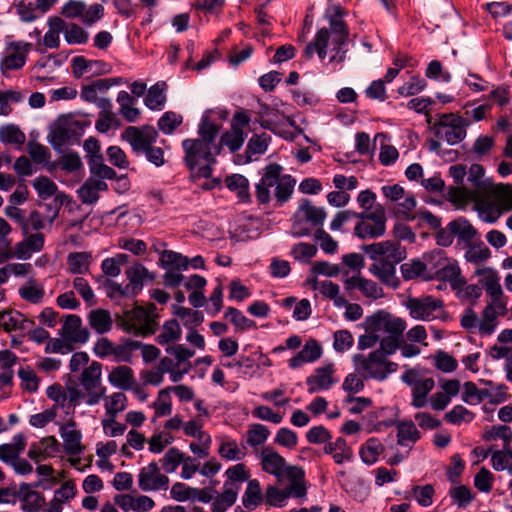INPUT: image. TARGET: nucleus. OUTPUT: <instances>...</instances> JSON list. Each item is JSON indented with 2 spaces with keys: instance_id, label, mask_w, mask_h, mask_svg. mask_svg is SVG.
I'll list each match as a JSON object with an SVG mask.
<instances>
[{
  "instance_id": "20e7f679",
  "label": "nucleus",
  "mask_w": 512,
  "mask_h": 512,
  "mask_svg": "<svg viewBox=\"0 0 512 512\" xmlns=\"http://www.w3.org/2000/svg\"><path fill=\"white\" fill-rule=\"evenodd\" d=\"M365 331H370L380 340V346L387 353H395L399 349V339L406 329V322L384 310L367 316L363 322Z\"/></svg>"
},
{
  "instance_id": "e2e57ef3",
  "label": "nucleus",
  "mask_w": 512,
  "mask_h": 512,
  "mask_svg": "<svg viewBox=\"0 0 512 512\" xmlns=\"http://www.w3.org/2000/svg\"><path fill=\"white\" fill-rule=\"evenodd\" d=\"M64 38L70 44H84L88 40V33L75 23H67L65 21Z\"/></svg>"
},
{
  "instance_id": "8fccbe9b",
  "label": "nucleus",
  "mask_w": 512,
  "mask_h": 512,
  "mask_svg": "<svg viewBox=\"0 0 512 512\" xmlns=\"http://www.w3.org/2000/svg\"><path fill=\"white\" fill-rule=\"evenodd\" d=\"M165 87L164 82H158L150 87L144 99V103L149 109L160 110L163 107L166 100L164 94Z\"/></svg>"
},
{
  "instance_id": "052dcab7",
  "label": "nucleus",
  "mask_w": 512,
  "mask_h": 512,
  "mask_svg": "<svg viewBox=\"0 0 512 512\" xmlns=\"http://www.w3.org/2000/svg\"><path fill=\"white\" fill-rule=\"evenodd\" d=\"M483 439L485 441L502 439L504 441L503 446H510L512 443V430L506 425L492 426L484 432Z\"/></svg>"
},
{
  "instance_id": "680f3d73",
  "label": "nucleus",
  "mask_w": 512,
  "mask_h": 512,
  "mask_svg": "<svg viewBox=\"0 0 512 512\" xmlns=\"http://www.w3.org/2000/svg\"><path fill=\"white\" fill-rule=\"evenodd\" d=\"M106 418H115L126 407V396L122 392L113 393L105 399Z\"/></svg>"
},
{
  "instance_id": "de8ad7c7",
  "label": "nucleus",
  "mask_w": 512,
  "mask_h": 512,
  "mask_svg": "<svg viewBox=\"0 0 512 512\" xmlns=\"http://www.w3.org/2000/svg\"><path fill=\"white\" fill-rule=\"evenodd\" d=\"M61 65L55 57L48 56L39 59L32 68L33 76L37 81L43 82L48 75L53 73Z\"/></svg>"
},
{
  "instance_id": "79ce46f5",
  "label": "nucleus",
  "mask_w": 512,
  "mask_h": 512,
  "mask_svg": "<svg viewBox=\"0 0 512 512\" xmlns=\"http://www.w3.org/2000/svg\"><path fill=\"white\" fill-rule=\"evenodd\" d=\"M61 437L64 441L65 450L68 454L75 455L81 451V435L76 430L74 423H68L61 427Z\"/></svg>"
},
{
  "instance_id": "bb28decb",
  "label": "nucleus",
  "mask_w": 512,
  "mask_h": 512,
  "mask_svg": "<svg viewBox=\"0 0 512 512\" xmlns=\"http://www.w3.org/2000/svg\"><path fill=\"white\" fill-rule=\"evenodd\" d=\"M60 335L68 343H85L89 333L82 328V321L76 315H67L63 323Z\"/></svg>"
},
{
  "instance_id": "6ab92c4d",
  "label": "nucleus",
  "mask_w": 512,
  "mask_h": 512,
  "mask_svg": "<svg viewBox=\"0 0 512 512\" xmlns=\"http://www.w3.org/2000/svg\"><path fill=\"white\" fill-rule=\"evenodd\" d=\"M122 138L131 145L134 152L142 153L156 142L158 132L150 125L129 126L122 133Z\"/></svg>"
},
{
  "instance_id": "a18cd8bd",
  "label": "nucleus",
  "mask_w": 512,
  "mask_h": 512,
  "mask_svg": "<svg viewBox=\"0 0 512 512\" xmlns=\"http://www.w3.org/2000/svg\"><path fill=\"white\" fill-rule=\"evenodd\" d=\"M448 229L463 242H470L477 235V230L465 218H458L451 221L448 224Z\"/></svg>"
},
{
  "instance_id": "5701e85b",
  "label": "nucleus",
  "mask_w": 512,
  "mask_h": 512,
  "mask_svg": "<svg viewBox=\"0 0 512 512\" xmlns=\"http://www.w3.org/2000/svg\"><path fill=\"white\" fill-rule=\"evenodd\" d=\"M25 237L17 242L13 248V256L19 260H28L33 254L40 252L45 243V236L41 232L24 234Z\"/></svg>"
},
{
  "instance_id": "0e129e2a",
  "label": "nucleus",
  "mask_w": 512,
  "mask_h": 512,
  "mask_svg": "<svg viewBox=\"0 0 512 512\" xmlns=\"http://www.w3.org/2000/svg\"><path fill=\"white\" fill-rule=\"evenodd\" d=\"M101 287L104 289L107 297L116 300L123 297H132L131 288L127 285L122 286L112 280L104 279L101 281Z\"/></svg>"
},
{
  "instance_id": "bf43d9fd",
  "label": "nucleus",
  "mask_w": 512,
  "mask_h": 512,
  "mask_svg": "<svg viewBox=\"0 0 512 512\" xmlns=\"http://www.w3.org/2000/svg\"><path fill=\"white\" fill-rule=\"evenodd\" d=\"M174 314L184 321V325L193 328L201 324L204 320L203 313L196 310H191L182 306H173Z\"/></svg>"
},
{
  "instance_id": "1a4fd4ad",
  "label": "nucleus",
  "mask_w": 512,
  "mask_h": 512,
  "mask_svg": "<svg viewBox=\"0 0 512 512\" xmlns=\"http://www.w3.org/2000/svg\"><path fill=\"white\" fill-rule=\"evenodd\" d=\"M483 193L476 196L475 207L480 219L486 223H495L505 211L512 207H506L504 200L498 196L500 188L496 184H483Z\"/></svg>"
},
{
  "instance_id": "a211bd4d",
  "label": "nucleus",
  "mask_w": 512,
  "mask_h": 512,
  "mask_svg": "<svg viewBox=\"0 0 512 512\" xmlns=\"http://www.w3.org/2000/svg\"><path fill=\"white\" fill-rule=\"evenodd\" d=\"M84 150L89 158V167L91 177L78 189L77 193L80 200L85 204H92L96 201V138L89 137L84 142Z\"/></svg>"
},
{
  "instance_id": "f03ea898",
  "label": "nucleus",
  "mask_w": 512,
  "mask_h": 512,
  "mask_svg": "<svg viewBox=\"0 0 512 512\" xmlns=\"http://www.w3.org/2000/svg\"><path fill=\"white\" fill-rule=\"evenodd\" d=\"M334 13L327 15L329 27L317 31L314 39L306 46L304 55L312 58L317 53L321 60L326 57L334 65H342L346 59L348 49L346 44L349 37V29L343 20L340 7L333 8Z\"/></svg>"
},
{
  "instance_id": "c85d7f7f",
  "label": "nucleus",
  "mask_w": 512,
  "mask_h": 512,
  "mask_svg": "<svg viewBox=\"0 0 512 512\" xmlns=\"http://www.w3.org/2000/svg\"><path fill=\"white\" fill-rule=\"evenodd\" d=\"M125 275L129 280L127 286L131 288L132 297H135L142 290L145 281H153L155 275L139 262L132 264L126 269Z\"/></svg>"
},
{
  "instance_id": "6e6d98bb",
  "label": "nucleus",
  "mask_w": 512,
  "mask_h": 512,
  "mask_svg": "<svg viewBox=\"0 0 512 512\" xmlns=\"http://www.w3.org/2000/svg\"><path fill=\"white\" fill-rule=\"evenodd\" d=\"M270 435L269 429L262 424H252L246 432V445L258 447L266 442Z\"/></svg>"
},
{
  "instance_id": "72a5a7b5",
  "label": "nucleus",
  "mask_w": 512,
  "mask_h": 512,
  "mask_svg": "<svg viewBox=\"0 0 512 512\" xmlns=\"http://www.w3.org/2000/svg\"><path fill=\"white\" fill-rule=\"evenodd\" d=\"M239 491L240 487L234 486L231 482H224L223 492L221 494L217 492L215 500L212 502V512H225L235 503Z\"/></svg>"
},
{
  "instance_id": "864d4df0",
  "label": "nucleus",
  "mask_w": 512,
  "mask_h": 512,
  "mask_svg": "<svg viewBox=\"0 0 512 512\" xmlns=\"http://www.w3.org/2000/svg\"><path fill=\"white\" fill-rule=\"evenodd\" d=\"M26 136L15 124H6L0 127V141L4 144L22 145Z\"/></svg>"
},
{
  "instance_id": "7c9ffc66",
  "label": "nucleus",
  "mask_w": 512,
  "mask_h": 512,
  "mask_svg": "<svg viewBox=\"0 0 512 512\" xmlns=\"http://www.w3.org/2000/svg\"><path fill=\"white\" fill-rule=\"evenodd\" d=\"M322 355V348L314 339L306 341L302 349L289 360V367L297 369L305 363H312Z\"/></svg>"
},
{
  "instance_id": "3c124183",
  "label": "nucleus",
  "mask_w": 512,
  "mask_h": 512,
  "mask_svg": "<svg viewBox=\"0 0 512 512\" xmlns=\"http://www.w3.org/2000/svg\"><path fill=\"white\" fill-rule=\"evenodd\" d=\"M161 264L165 269H175V270H187L189 267V259L186 256H183L180 253L165 250L161 255Z\"/></svg>"
},
{
  "instance_id": "c756f323",
  "label": "nucleus",
  "mask_w": 512,
  "mask_h": 512,
  "mask_svg": "<svg viewBox=\"0 0 512 512\" xmlns=\"http://www.w3.org/2000/svg\"><path fill=\"white\" fill-rule=\"evenodd\" d=\"M374 263L368 268L370 274L376 277L381 283L396 288L399 284L396 277V265L398 263L373 260Z\"/></svg>"
},
{
  "instance_id": "49530a36",
  "label": "nucleus",
  "mask_w": 512,
  "mask_h": 512,
  "mask_svg": "<svg viewBox=\"0 0 512 512\" xmlns=\"http://www.w3.org/2000/svg\"><path fill=\"white\" fill-rule=\"evenodd\" d=\"M383 451V444L377 438H370L361 446L359 455L365 464L372 465Z\"/></svg>"
},
{
  "instance_id": "9b49d317",
  "label": "nucleus",
  "mask_w": 512,
  "mask_h": 512,
  "mask_svg": "<svg viewBox=\"0 0 512 512\" xmlns=\"http://www.w3.org/2000/svg\"><path fill=\"white\" fill-rule=\"evenodd\" d=\"M470 120L455 113H445L438 116L437 121L431 127L439 140L446 141L449 145L460 143L466 137V128Z\"/></svg>"
},
{
  "instance_id": "f704fd0d",
  "label": "nucleus",
  "mask_w": 512,
  "mask_h": 512,
  "mask_svg": "<svg viewBox=\"0 0 512 512\" xmlns=\"http://www.w3.org/2000/svg\"><path fill=\"white\" fill-rule=\"evenodd\" d=\"M290 485L286 487L287 497L304 498L307 487L304 481V471L300 467H291L287 471Z\"/></svg>"
},
{
  "instance_id": "c03bdc74",
  "label": "nucleus",
  "mask_w": 512,
  "mask_h": 512,
  "mask_svg": "<svg viewBox=\"0 0 512 512\" xmlns=\"http://www.w3.org/2000/svg\"><path fill=\"white\" fill-rule=\"evenodd\" d=\"M13 6L16 14L23 22H32L44 14L40 13L37 0H14Z\"/></svg>"
},
{
  "instance_id": "4c0bfd02",
  "label": "nucleus",
  "mask_w": 512,
  "mask_h": 512,
  "mask_svg": "<svg viewBox=\"0 0 512 512\" xmlns=\"http://www.w3.org/2000/svg\"><path fill=\"white\" fill-rule=\"evenodd\" d=\"M19 498L21 509L25 512H37L45 504V498L40 493L29 490L27 486H21Z\"/></svg>"
},
{
  "instance_id": "cd10ccee",
  "label": "nucleus",
  "mask_w": 512,
  "mask_h": 512,
  "mask_svg": "<svg viewBox=\"0 0 512 512\" xmlns=\"http://www.w3.org/2000/svg\"><path fill=\"white\" fill-rule=\"evenodd\" d=\"M333 364H327L315 370V373L306 379L307 389L310 394L322 390H328L333 384Z\"/></svg>"
},
{
  "instance_id": "4be33fe9",
  "label": "nucleus",
  "mask_w": 512,
  "mask_h": 512,
  "mask_svg": "<svg viewBox=\"0 0 512 512\" xmlns=\"http://www.w3.org/2000/svg\"><path fill=\"white\" fill-rule=\"evenodd\" d=\"M262 470L266 473L274 475L278 480L287 476V471L292 466L287 465L285 459L273 448L264 447L260 454Z\"/></svg>"
},
{
  "instance_id": "13d9d810",
  "label": "nucleus",
  "mask_w": 512,
  "mask_h": 512,
  "mask_svg": "<svg viewBox=\"0 0 512 512\" xmlns=\"http://www.w3.org/2000/svg\"><path fill=\"white\" fill-rule=\"evenodd\" d=\"M492 467L496 471H503L512 467V447L503 446L502 450L493 451L491 454Z\"/></svg>"
},
{
  "instance_id": "338daca9",
  "label": "nucleus",
  "mask_w": 512,
  "mask_h": 512,
  "mask_svg": "<svg viewBox=\"0 0 512 512\" xmlns=\"http://www.w3.org/2000/svg\"><path fill=\"white\" fill-rule=\"evenodd\" d=\"M491 257L490 249L482 242L471 245L465 252V259L474 264L482 263Z\"/></svg>"
},
{
  "instance_id": "412c9836",
  "label": "nucleus",
  "mask_w": 512,
  "mask_h": 512,
  "mask_svg": "<svg viewBox=\"0 0 512 512\" xmlns=\"http://www.w3.org/2000/svg\"><path fill=\"white\" fill-rule=\"evenodd\" d=\"M431 258H437L434 268L438 278L449 282L454 289L465 284V280L461 276V270L454 260L442 257L440 252L431 255Z\"/></svg>"
},
{
  "instance_id": "37998d69",
  "label": "nucleus",
  "mask_w": 512,
  "mask_h": 512,
  "mask_svg": "<svg viewBox=\"0 0 512 512\" xmlns=\"http://www.w3.org/2000/svg\"><path fill=\"white\" fill-rule=\"evenodd\" d=\"M263 502L264 495L262 494L259 481L257 479L249 480L242 496L243 506L248 510H254Z\"/></svg>"
},
{
  "instance_id": "f257e3e1",
  "label": "nucleus",
  "mask_w": 512,
  "mask_h": 512,
  "mask_svg": "<svg viewBox=\"0 0 512 512\" xmlns=\"http://www.w3.org/2000/svg\"><path fill=\"white\" fill-rule=\"evenodd\" d=\"M219 129L220 126L205 112L198 125L199 138L182 142L185 163L198 177L209 178L212 175L215 156L221 152V147L215 144Z\"/></svg>"
},
{
  "instance_id": "ddd939ff",
  "label": "nucleus",
  "mask_w": 512,
  "mask_h": 512,
  "mask_svg": "<svg viewBox=\"0 0 512 512\" xmlns=\"http://www.w3.org/2000/svg\"><path fill=\"white\" fill-rule=\"evenodd\" d=\"M410 316L416 320L432 321L444 313L443 301L433 296L409 297L405 302Z\"/></svg>"
},
{
  "instance_id": "9d476101",
  "label": "nucleus",
  "mask_w": 512,
  "mask_h": 512,
  "mask_svg": "<svg viewBox=\"0 0 512 512\" xmlns=\"http://www.w3.org/2000/svg\"><path fill=\"white\" fill-rule=\"evenodd\" d=\"M401 380L411 388V405L420 409L428 404V395L435 387V380L428 372L417 367L407 368Z\"/></svg>"
},
{
  "instance_id": "e433bc0d",
  "label": "nucleus",
  "mask_w": 512,
  "mask_h": 512,
  "mask_svg": "<svg viewBox=\"0 0 512 512\" xmlns=\"http://www.w3.org/2000/svg\"><path fill=\"white\" fill-rule=\"evenodd\" d=\"M225 184L229 190L236 192L239 201L243 203L251 202L249 181L245 176L240 174H232L226 177Z\"/></svg>"
},
{
  "instance_id": "69168bd1",
  "label": "nucleus",
  "mask_w": 512,
  "mask_h": 512,
  "mask_svg": "<svg viewBox=\"0 0 512 512\" xmlns=\"http://www.w3.org/2000/svg\"><path fill=\"white\" fill-rule=\"evenodd\" d=\"M46 394L48 398L53 400L57 405L74 409L75 406H70V391L63 388L60 384H54L47 388Z\"/></svg>"
},
{
  "instance_id": "4468645a",
  "label": "nucleus",
  "mask_w": 512,
  "mask_h": 512,
  "mask_svg": "<svg viewBox=\"0 0 512 512\" xmlns=\"http://www.w3.org/2000/svg\"><path fill=\"white\" fill-rule=\"evenodd\" d=\"M326 219L324 208L317 207L308 200H302L296 214L293 224L294 233L297 236H305L310 233V229L304 227V222L310 223L313 227L322 226Z\"/></svg>"
},
{
  "instance_id": "39448f33",
  "label": "nucleus",
  "mask_w": 512,
  "mask_h": 512,
  "mask_svg": "<svg viewBox=\"0 0 512 512\" xmlns=\"http://www.w3.org/2000/svg\"><path fill=\"white\" fill-rule=\"evenodd\" d=\"M91 121L83 116L61 115L50 127L48 141L52 147L60 151L65 145L78 143Z\"/></svg>"
},
{
  "instance_id": "393cba45",
  "label": "nucleus",
  "mask_w": 512,
  "mask_h": 512,
  "mask_svg": "<svg viewBox=\"0 0 512 512\" xmlns=\"http://www.w3.org/2000/svg\"><path fill=\"white\" fill-rule=\"evenodd\" d=\"M30 44L23 42H14L6 49V54L1 61V70L3 73L9 70L20 69L26 62L27 53Z\"/></svg>"
},
{
  "instance_id": "a19ab883",
  "label": "nucleus",
  "mask_w": 512,
  "mask_h": 512,
  "mask_svg": "<svg viewBox=\"0 0 512 512\" xmlns=\"http://www.w3.org/2000/svg\"><path fill=\"white\" fill-rule=\"evenodd\" d=\"M18 293L23 300L32 304H39L43 301L45 290L36 279L30 278L19 288Z\"/></svg>"
},
{
  "instance_id": "6e6552de",
  "label": "nucleus",
  "mask_w": 512,
  "mask_h": 512,
  "mask_svg": "<svg viewBox=\"0 0 512 512\" xmlns=\"http://www.w3.org/2000/svg\"><path fill=\"white\" fill-rule=\"evenodd\" d=\"M393 353H387L380 346L377 350L370 352L367 356L357 354L353 357L358 370L361 371L364 378H371L378 381L385 380L391 373L398 369V364L387 360V356Z\"/></svg>"
},
{
  "instance_id": "a878e982",
  "label": "nucleus",
  "mask_w": 512,
  "mask_h": 512,
  "mask_svg": "<svg viewBox=\"0 0 512 512\" xmlns=\"http://www.w3.org/2000/svg\"><path fill=\"white\" fill-rule=\"evenodd\" d=\"M33 326V321L16 310L0 312V329L7 333H25Z\"/></svg>"
},
{
  "instance_id": "aec40b11",
  "label": "nucleus",
  "mask_w": 512,
  "mask_h": 512,
  "mask_svg": "<svg viewBox=\"0 0 512 512\" xmlns=\"http://www.w3.org/2000/svg\"><path fill=\"white\" fill-rule=\"evenodd\" d=\"M137 347L139 344L130 343V340L114 345L108 338L102 337L98 339V357H112L116 362H131L132 354Z\"/></svg>"
},
{
  "instance_id": "c9c22d12",
  "label": "nucleus",
  "mask_w": 512,
  "mask_h": 512,
  "mask_svg": "<svg viewBox=\"0 0 512 512\" xmlns=\"http://www.w3.org/2000/svg\"><path fill=\"white\" fill-rule=\"evenodd\" d=\"M324 452L333 456L336 464L349 462L353 458V451L343 438H337L334 442H326Z\"/></svg>"
},
{
  "instance_id": "2eb2a0df",
  "label": "nucleus",
  "mask_w": 512,
  "mask_h": 512,
  "mask_svg": "<svg viewBox=\"0 0 512 512\" xmlns=\"http://www.w3.org/2000/svg\"><path fill=\"white\" fill-rule=\"evenodd\" d=\"M362 251L371 260H380L393 263H400L406 258V251L399 241L386 240L369 245H363Z\"/></svg>"
},
{
  "instance_id": "7ed1b4c3",
  "label": "nucleus",
  "mask_w": 512,
  "mask_h": 512,
  "mask_svg": "<svg viewBox=\"0 0 512 512\" xmlns=\"http://www.w3.org/2000/svg\"><path fill=\"white\" fill-rule=\"evenodd\" d=\"M283 167L272 163L263 169L260 181L255 185L256 199L259 204L266 205L271 201V188L274 189V197L278 205L287 202L296 184L291 175H282Z\"/></svg>"
},
{
  "instance_id": "0eeeda50",
  "label": "nucleus",
  "mask_w": 512,
  "mask_h": 512,
  "mask_svg": "<svg viewBox=\"0 0 512 512\" xmlns=\"http://www.w3.org/2000/svg\"><path fill=\"white\" fill-rule=\"evenodd\" d=\"M66 389L70 391V406L83 402L96 404V361H92L79 376H68Z\"/></svg>"
},
{
  "instance_id": "603ef678",
  "label": "nucleus",
  "mask_w": 512,
  "mask_h": 512,
  "mask_svg": "<svg viewBox=\"0 0 512 512\" xmlns=\"http://www.w3.org/2000/svg\"><path fill=\"white\" fill-rule=\"evenodd\" d=\"M181 333L182 331L179 323L176 320L171 319L164 323L160 334L156 338V341L160 345H166L170 342L179 340Z\"/></svg>"
},
{
  "instance_id": "ea45409f",
  "label": "nucleus",
  "mask_w": 512,
  "mask_h": 512,
  "mask_svg": "<svg viewBox=\"0 0 512 512\" xmlns=\"http://www.w3.org/2000/svg\"><path fill=\"white\" fill-rule=\"evenodd\" d=\"M219 455L228 461H239L246 457V445H239L236 440L223 439L218 448Z\"/></svg>"
},
{
  "instance_id": "58836bf2",
  "label": "nucleus",
  "mask_w": 512,
  "mask_h": 512,
  "mask_svg": "<svg viewBox=\"0 0 512 512\" xmlns=\"http://www.w3.org/2000/svg\"><path fill=\"white\" fill-rule=\"evenodd\" d=\"M108 379L113 386L122 390H129L135 382L133 370L125 365L114 368Z\"/></svg>"
},
{
  "instance_id": "473e14b6",
  "label": "nucleus",
  "mask_w": 512,
  "mask_h": 512,
  "mask_svg": "<svg viewBox=\"0 0 512 512\" xmlns=\"http://www.w3.org/2000/svg\"><path fill=\"white\" fill-rule=\"evenodd\" d=\"M48 30L44 34L42 44L49 49H56L60 46V34L65 30V20L58 16L49 17L47 20Z\"/></svg>"
},
{
  "instance_id": "2f4dec72",
  "label": "nucleus",
  "mask_w": 512,
  "mask_h": 512,
  "mask_svg": "<svg viewBox=\"0 0 512 512\" xmlns=\"http://www.w3.org/2000/svg\"><path fill=\"white\" fill-rule=\"evenodd\" d=\"M75 495V484L72 481L64 482L60 488L54 491L53 499L50 501L45 512H62L63 505L73 499Z\"/></svg>"
},
{
  "instance_id": "423d86ee",
  "label": "nucleus",
  "mask_w": 512,
  "mask_h": 512,
  "mask_svg": "<svg viewBox=\"0 0 512 512\" xmlns=\"http://www.w3.org/2000/svg\"><path fill=\"white\" fill-rule=\"evenodd\" d=\"M157 308L150 303L146 306H135L126 310L123 315H117V325L126 332L136 336H148L156 332L158 327Z\"/></svg>"
},
{
  "instance_id": "f8f14e48",
  "label": "nucleus",
  "mask_w": 512,
  "mask_h": 512,
  "mask_svg": "<svg viewBox=\"0 0 512 512\" xmlns=\"http://www.w3.org/2000/svg\"><path fill=\"white\" fill-rule=\"evenodd\" d=\"M357 219L359 221L354 227V235L359 239H376L386 232V213L380 204L372 212L358 213Z\"/></svg>"
},
{
  "instance_id": "f3484780",
  "label": "nucleus",
  "mask_w": 512,
  "mask_h": 512,
  "mask_svg": "<svg viewBox=\"0 0 512 512\" xmlns=\"http://www.w3.org/2000/svg\"><path fill=\"white\" fill-rule=\"evenodd\" d=\"M169 482L168 476L161 473L155 461L142 467L138 474V487L144 492L166 491L169 488Z\"/></svg>"
},
{
  "instance_id": "dca6fc26",
  "label": "nucleus",
  "mask_w": 512,
  "mask_h": 512,
  "mask_svg": "<svg viewBox=\"0 0 512 512\" xmlns=\"http://www.w3.org/2000/svg\"><path fill=\"white\" fill-rule=\"evenodd\" d=\"M249 123L250 116L247 111L236 112L232 118L230 130L221 136L218 146H227L231 152L238 151L247 137L245 128Z\"/></svg>"
},
{
  "instance_id": "09e8293b",
  "label": "nucleus",
  "mask_w": 512,
  "mask_h": 512,
  "mask_svg": "<svg viewBox=\"0 0 512 512\" xmlns=\"http://www.w3.org/2000/svg\"><path fill=\"white\" fill-rule=\"evenodd\" d=\"M420 438V433L415 424L410 421H403L397 424V443L400 446H407L415 443Z\"/></svg>"
},
{
  "instance_id": "b1692460",
  "label": "nucleus",
  "mask_w": 512,
  "mask_h": 512,
  "mask_svg": "<svg viewBox=\"0 0 512 512\" xmlns=\"http://www.w3.org/2000/svg\"><path fill=\"white\" fill-rule=\"evenodd\" d=\"M61 14L69 19L81 18L83 24L91 26L96 21V5L88 7L83 1L69 0L63 5Z\"/></svg>"
},
{
  "instance_id": "5fc2aeb1",
  "label": "nucleus",
  "mask_w": 512,
  "mask_h": 512,
  "mask_svg": "<svg viewBox=\"0 0 512 512\" xmlns=\"http://www.w3.org/2000/svg\"><path fill=\"white\" fill-rule=\"evenodd\" d=\"M400 270L405 280H412L418 277L429 278V275L426 273V264L418 259L403 263L400 266Z\"/></svg>"
},
{
  "instance_id": "774afa93",
  "label": "nucleus",
  "mask_w": 512,
  "mask_h": 512,
  "mask_svg": "<svg viewBox=\"0 0 512 512\" xmlns=\"http://www.w3.org/2000/svg\"><path fill=\"white\" fill-rule=\"evenodd\" d=\"M184 460V454L177 448H170L160 460L166 473H173Z\"/></svg>"
},
{
  "instance_id": "4d7b16f0",
  "label": "nucleus",
  "mask_w": 512,
  "mask_h": 512,
  "mask_svg": "<svg viewBox=\"0 0 512 512\" xmlns=\"http://www.w3.org/2000/svg\"><path fill=\"white\" fill-rule=\"evenodd\" d=\"M323 296L333 301L336 307H342L346 305L345 297L340 295L339 285L333 283L330 280H324L317 286Z\"/></svg>"
}]
</instances>
